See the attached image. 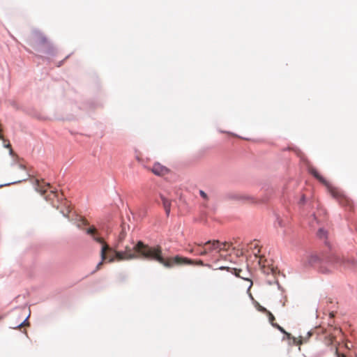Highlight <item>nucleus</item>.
I'll list each match as a JSON object with an SVG mask.
<instances>
[{"mask_svg":"<svg viewBox=\"0 0 357 357\" xmlns=\"http://www.w3.org/2000/svg\"><path fill=\"white\" fill-rule=\"evenodd\" d=\"M341 356L342 357H345V355L342 354H341Z\"/></svg>","mask_w":357,"mask_h":357,"instance_id":"31","label":"nucleus"},{"mask_svg":"<svg viewBox=\"0 0 357 357\" xmlns=\"http://www.w3.org/2000/svg\"><path fill=\"white\" fill-rule=\"evenodd\" d=\"M160 198L162 202V205L165 208V213L167 215H169L171 210V202L162 195L160 196Z\"/></svg>","mask_w":357,"mask_h":357,"instance_id":"10","label":"nucleus"},{"mask_svg":"<svg viewBox=\"0 0 357 357\" xmlns=\"http://www.w3.org/2000/svg\"><path fill=\"white\" fill-rule=\"evenodd\" d=\"M125 236H126V233L123 231H122L121 232V234H119V241H121L123 239H124Z\"/></svg>","mask_w":357,"mask_h":357,"instance_id":"24","label":"nucleus"},{"mask_svg":"<svg viewBox=\"0 0 357 357\" xmlns=\"http://www.w3.org/2000/svg\"><path fill=\"white\" fill-rule=\"evenodd\" d=\"M146 169L158 176H164L168 174L170 172L169 168L162 165L160 162H155L151 167H147Z\"/></svg>","mask_w":357,"mask_h":357,"instance_id":"7","label":"nucleus"},{"mask_svg":"<svg viewBox=\"0 0 357 357\" xmlns=\"http://www.w3.org/2000/svg\"><path fill=\"white\" fill-rule=\"evenodd\" d=\"M335 340V337L333 335L329 334L328 335L326 336L324 342L326 345L330 346L333 344Z\"/></svg>","mask_w":357,"mask_h":357,"instance_id":"13","label":"nucleus"},{"mask_svg":"<svg viewBox=\"0 0 357 357\" xmlns=\"http://www.w3.org/2000/svg\"><path fill=\"white\" fill-rule=\"evenodd\" d=\"M266 315L268 316V320L271 325L274 326V325L276 324L277 323L275 322V317L273 316V314L270 311H268L266 312Z\"/></svg>","mask_w":357,"mask_h":357,"instance_id":"15","label":"nucleus"},{"mask_svg":"<svg viewBox=\"0 0 357 357\" xmlns=\"http://www.w3.org/2000/svg\"><path fill=\"white\" fill-rule=\"evenodd\" d=\"M317 235L319 238H324L326 237V232L325 230H324L323 229H319L318 232H317Z\"/></svg>","mask_w":357,"mask_h":357,"instance_id":"17","label":"nucleus"},{"mask_svg":"<svg viewBox=\"0 0 357 357\" xmlns=\"http://www.w3.org/2000/svg\"><path fill=\"white\" fill-rule=\"evenodd\" d=\"M220 270H227L228 271H231L232 273H234L236 276L241 278L240 273L241 272V269L237 268H231L226 266H221L219 268Z\"/></svg>","mask_w":357,"mask_h":357,"instance_id":"12","label":"nucleus"},{"mask_svg":"<svg viewBox=\"0 0 357 357\" xmlns=\"http://www.w3.org/2000/svg\"><path fill=\"white\" fill-rule=\"evenodd\" d=\"M273 327L278 328L280 331H281L282 333H284L287 335V338H289V339L291 338V334L287 333L284 331V329L282 327H281L280 325H278V324H275Z\"/></svg>","mask_w":357,"mask_h":357,"instance_id":"16","label":"nucleus"},{"mask_svg":"<svg viewBox=\"0 0 357 357\" xmlns=\"http://www.w3.org/2000/svg\"><path fill=\"white\" fill-rule=\"evenodd\" d=\"M36 190L40 192L42 195H45L48 193L45 197L47 200L52 202V205L59 208V205L56 204L54 199H56L58 202L59 200V195L57 191L54 190L50 189L51 187L49 183L46 185H43L40 183L38 180L36 181Z\"/></svg>","mask_w":357,"mask_h":357,"instance_id":"3","label":"nucleus"},{"mask_svg":"<svg viewBox=\"0 0 357 357\" xmlns=\"http://www.w3.org/2000/svg\"><path fill=\"white\" fill-rule=\"evenodd\" d=\"M335 353H336V354L337 355L338 357H340V354H338L337 349H336Z\"/></svg>","mask_w":357,"mask_h":357,"instance_id":"30","label":"nucleus"},{"mask_svg":"<svg viewBox=\"0 0 357 357\" xmlns=\"http://www.w3.org/2000/svg\"><path fill=\"white\" fill-rule=\"evenodd\" d=\"M29 43L34 47H40L48 44L47 38L40 31H33L29 36Z\"/></svg>","mask_w":357,"mask_h":357,"instance_id":"6","label":"nucleus"},{"mask_svg":"<svg viewBox=\"0 0 357 357\" xmlns=\"http://www.w3.org/2000/svg\"><path fill=\"white\" fill-rule=\"evenodd\" d=\"M102 264H103V262L100 261V262L97 264L96 268V270L93 272V273H94L95 272H96V271H98V270H100V269L101 268V267H102Z\"/></svg>","mask_w":357,"mask_h":357,"instance_id":"22","label":"nucleus"},{"mask_svg":"<svg viewBox=\"0 0 357 357\" xmlns=\"http://www.w3.org/2000/svg\"><path fill=\"white\" fill-rule=\"evenodd\" d=\"M88 225H89L88 221L82 218V219H81L80 222L77 224V227H82V226H86Z\"/></svg>","mask_w":357,"mask_h":357,"instance_id":"18","label":"nucleus"},{"mask_svg":"<svg viewBox=\"0 0 357 357\" xmlns=\"http://www.w3.org/2000/svg\"><path fill=\"white\" fill-rule=\"evenodd\" d=\"M115 260H117L116 259V254L114 253V257H111L109 258V262L112 263V262H114Z\"/></svg>","mask_w":357,"mask_h":357,"instance_id":"25","label":"nucleus"},{"mask_svg":"<svg viewBox=\"0 0 357 357\" xmlns=\"http://www.w3.org/2000/svg\"><path fill=\"white\" fill-rule=\"evenodd\" d=\"M303 262L305 266H312L319 264L320 258L315 253H310L305 256Z\"/></svg>","mask_w":357,"mask_h":357,"instance_id":"8","label":"nucleus"},{"mask_svg":"<svg viewBox=\"0 0 357 357\" xmlns=\"http://www.w3.org/2000/svg\"><path fill=\"white\" fill-rule=\"evenodd\" d=\"M231 245V243L229 242L221 243L219 241L218 253H220L222 251H227Z\"/></svg>","mask_w":357,"mask_h":357,"instance_id":"11","label":"nucleus"},{"mask_svg":"<svg viewBox=\"0 0 357 357\" xmlns=\"http://www.w3.org/2000/svg\"><path fill=\"white\" fill-rule=\"evenodd\" d=\"M294 342H296L298 344H301V343H302L301 340H299V341L297 342H296V337H294Z\"/></svg>","mask_w":357,"mask_h":357,"instance_id":"29","label":"nucleus"},{"mask_svg":"<svg viewBox=\"0 0 357 357\" xmlns=\"http://www.w3.org/2000/svg\"><path fill=\"white\" fill-rule=\"evenodd\" d=\"M252 285V282L250 281V287Z\"/></svg>","mask_w":357,"mask_h":357,"instance_id":"32","label":"nucleus"},{"mask_svg":"<svg viewBox=\"0 0 357 357\" xmlns=\"http://www.w3.org/2000/svg\"><path fill=\"white\" fill-rule=\"evenodd\" d=\"M331 270H328V269H326L323 265L321 266L320 267V271L322 272V273H328V272H330Z\"/></svg>","mask_w":357,"mask_h":357,"instance_id":"23","label":"nucleus"},{"mask_svg":"<svg viewBox=\"0 0 357 357\" xmlns=\"http://www.w3.org/2000/svg\"><path fill=\"white\" fill-rule=\"evenodd\" d=\"M86 233L89 235H91L93 237V239L99 243H101L102 245L101 252H100V257H101V261L104 262L107 259V255L106 252L108 251H112L114 252V250L111 248L103 240L102 238L100 237H96L94 235L97 233L96 229L93 226L89 227L86 229Z\"/></svg>","mask_w":357,"mask_h":357,"instance_id":"4","label":"nucleus"},{"mask_svg":"<svg viewBox=\"0 0 357 357\" xmlns=\"http://www.w3.org/2000/svg\"><path fill=\"white\" fill-rule=\"evenodd\" d=\"M251 248L253 249V254L257 257L258 254L260 252V249L259 248L257 243L252 244Z\"/></svg>","mask_w":357,"mask_h":357,"instance_id":"14","label":"nucleus"},{"mask_svg":"<svg viewBox=\"0 0 357 357\" xmlns=\"http://www.w3.org/2000/svg\"><path fill=\"white\" fill-rule=\"evenodd\" d=\"M117 261H128L139 257L155 260L167 268L173 266L174 263H181L188 259L181 258L178 255L174 257L165 258L162 257V248L160 245L151 247L142 241H138L132 246L126 245L123 251L114 250Z\"/></svg>","mask_w":357,"mask_h":357,"instance_id":"1","label":"nucleus"},{"mask_svg":"<svg viewBox=\"0 0 357 357\" xmlns=\"http://www.w3.org/2000/svg\"><path fill=\"white\" fill-rule=\"evenodd\" d=\"M180 257V256H178ZM181 258H183V257H181ZM183 259H188L187 261H184L181 263H174L173 264V266L174 265H181V264H189V265H193V264H196V265H199V266H204V262L202 261V260H197V261H193L192 259H190L188 258H186V257H183Z\"/></svg>","mask_w":357,"mask_h":357,"instance_id":"9","label":"nucleus"},{"mask_svg":"<svg viewBox=\"0 0 357 357\" xmlns=\"http://www.w3.org/2000/svg\"><path fill=\"white\" fill-rule=\"evenodd\" d=\"M257 310L263 313H266L268 311L267 309H266L264 307L258 305Z\"/></svg>","mask_w":357,"mask_h":357,"instance_id":"19","label":"nucleus"},{"mask_svg":"<svg viewBox=\"0 0 357 357\" xmlns=\"http://www.w3.org/2000/svg\"><path fill=\"white\" fill-rule=\"evenodd\" d=\"M199 195H200V196H201L203 199H206V200H207V199H208V196H207L206 193L204 191H203V190H199Z\"/></svg>","mask_w":357,"mask_h":357,"instance_id":"21","label":"nucleus"},{"mask_svg":"<svg viewBox=\"0 0 357 357\" xmlns=\"http://www.w3.org/2000/svg\"><path fill=\"white\" fill-rule=\"evenodd\" d=\"M344 347L347 349H350L352 347V344L351 342H347L344 344Z\"/></svg>","mask_w":357,"mask_h":357,"instance_id":"26","label":"nucleus"},{"mask_svg":"<svg viewBox=\"0 0 357 357\" xmlns=\"http://www.w3.org/2000/svg\"><path fill=\"white\" fill-rule=\"evenodd\" d=\"M202 247H198V246H197V248L192 249V250H190V252H196V255H199V252H202Z\"/></svg>","mask_w":357,"mask_h":357,"instance_id":"20","label":"nucleus"},{"mask_svg":"<svg viewBox=\"0 0 357 357\" xmlns=\"http://www.w3.org/2000/svg\"><path fill=\"white\" fill-rule=\"evenodd\" d=\"M4 146H5V147L9 148L10 149V153L13 152V150L11 149V145H10V144L9 142H8V144H5Z\"/></svg>","mask_w":357,"mask_h":357,"instance_id":"27","label":"nucleus"},{"mask_svg":"<svg viewBox=\"0 0 357 357\" xmlns=\"http://www.w3.org/2000/svg\"><path fill=\"white\" fill-rule=\"evenodd\" d=\"M197 246L202 247V252H199V256H205L213 252L218 253L219 241H208L205 243H196Z\"/></svg>","mask_w":357,"mask_h":357,"instance_id":"5","label":"nucleus"},{"mask_svg":"<svg viewBox=\"0 0 357 357\" xmlns=\"http://www.w3.org/2000/svg\"><path fill=\"white\" fill-rule=\"evenodd\" d=\"M27 324H28V323H27V324H26V320H25L24 322L21 323V324L17 326V328H21L22 326H25V325H27Z\"/></svg>","mask_w":357,"mask_h":357,"instance_id":"28","label":"nucleus"},{"mask_svg":"<svg viewBox=\"0 0 357 357\" xmlns=\"http://www.w3.org/2000/svg\"><path fill=\"white\" fill-rule=\"evenodd\" d=\"M309 171L317 180L326 186L331 196L336 199L340 204L347 208L349 210H352L354 208L353 202L347 197L341 190L329 183V182L319 174L315 168L310 167Z\"/></svg>","mask_w":357,"mask_h":357,"instance_id":"2","label":"nucleus"}]
</instances>
